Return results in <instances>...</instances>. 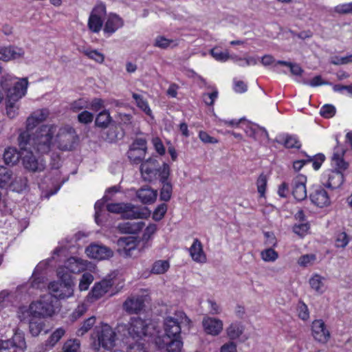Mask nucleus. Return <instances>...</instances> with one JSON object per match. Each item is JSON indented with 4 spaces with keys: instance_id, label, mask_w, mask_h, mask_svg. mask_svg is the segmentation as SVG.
<instances>
[{
    "instance_id": "f257e3e1",
    "label": "nucleus",
    "mask_w": 352,
    "mask_h": 352,
    "mask_svg": "<svg viewBox=\"0 0 352 352\" xmlns=\"http://www.w3.org/2000/svg\"><path fill=\"white\" fill-rule=\"evenodd\" d=\"M51 294H47L39 299L32 301L29 306L22 305L16 311L17 318L25 321L30 317L47 318L52 317L56 312L57 307Z\"/></svg>"
},
{
    "instance_id": "f03ea898",
    "label": "nucleus",
    "mask_w": 352,
    "mask_h": 352,
    "mask_svg": "<svg viewBox=\"0 0 352 352\" xmlns=\"http://www.w3.org/2000/svg\"><path fill=\"white\" fill-rule=\"evenodd\" d=\"M11 319L4 313H0V337L8 338L12 336V340L10 339L0 340V352H14V347L25 349L26 343L23 333L14 332V329L11 328Z\"/></svg>"
},
{
    "instance_id": "7ed1b4c3",
    "label": "nucleus",
    "mask_w": 352,
    "mask_h": 352,
    "mask_svg": "<svg viewBox=\"0 0 352 352\" xmlns=\"http://www.w3.org/2000/svg\"><path fill=\"white\" fill-rule=\"evenodd\" d=\"M28 78H17L10 73H5L0 77V86L5 91L6 99L19 101L28 91Z\"/></svg>"
},
{
    "instance_id": "20e7f679",
    "label": "nucleus",
    "mask_w": 352,
    "mask_h": 352,
    "mask_svg": "<svg viewBox=\"0 0 352 352\" xmlns=\"http://www.w3.org/2000/svg\"><path fill=\"white\" fill-rule=\"evenodd\" d=\"M21 149V160L23 167L32 172H41L45 168V163L41 158H36L30 149V138L28 132H21L18 137Z\"/></svg>"
},
{
    "instance_id": "39448f33",
    "label": "nucleus",
    "mask_w": 352,
    "mask_h": 352,
    "mask_svg": "<svg viewBox=\"0 0 352 352\" xmlns=\"http://www.w3.org/2000/svg\"><path fill=\"white\" fill-rule=\"evenodd\" d=\"M152 327L149 324L138 317L131 318L128 324H119L116 327V331L120 336L126 337V339L131 338L134 342H138L145 339L152 335L151 329Z\"/></svg>"
},
{
    "instance_id": "423d86ee",
    "label": "nucleus",
    "mask_w": 352,
    "mask_h": 352,
    "mask_svg": "<svg viewBox=\"0 0 352 352\" xmlns=\"http://www.w3.org/2000/svg\"><path fill=\"white\" fill-rule=\"evenodd\" d=\"M56 132V126L54 124L43 125L34 133L31 131V147L41 154L47 153L55 144L53 137Z\"/></svg>"
},
{
    "instance_id": "0eeeda50",
    "label": "nucleus",
    "mask_w": 352,
    "mask_h": 352,
    "mask_svg": "<svg viewBox=\"0 0 352 352\" xmlns=\"http://www.w3.org/2000/svg\"><path fill=\"white\" fill-rule=\"evenodd\" d=\"M57 276L60 282L52 281L48 285V289L54 299L64 300L74 296L75 283L71 276L63 272V267L57 270Z\"/></svg>"
},
{
    "instance_id": "6e6552de",
    "label": "nucleus",
    "mask_w": 352,
    "mask_h": 352,
    "mask_svg": "<svg viewBox=\"0 0 352 352\" xmlns=\"http://www.w3.org/2000/svg\"><path fill=\"white\" fill-rule=\"evenodd\" d=\"M94 336L96 340L92 344V349L96 351H99L100 347L110 351L116 346V332L107 323L100 322L96 325Z\"/></svg>"
},
{
    "instance_id": "1a4fd4ad",
    "label": "nucleus",
    "mask_w": 352,
    "mask_h": 352,
    "mask_svg": "<svg viewBox=\"0 0 352 352\" xmlns=\"http://www.w3.org/2000/svg\"><path fill=\"white\" fill-rule=\"evenodd\" d=\"M140 173L142 179L146 182H152L157 179H167L170 175V166L164 164L162 167L155 159H148L142 163Z\"/></svg>"
},
{
    "instance_id": "9d476101",
    "label": "nucleus",
    "mask_w": 352,
    "mask_h": 352,
    "mask_svg": "<svg viewBox=\"0 0 352 352\" xmlns=\"http://www.w3.org/2000/svg\"><path fill=\"white\" fill-rule=\"evenodd\" d=\"M190 320L182 311H177L173 316L164 319V328L167 338L180 337L182 327L190 326Z\"/></svg>"
},
{
    "instance_id": "9b49d317",
    "label": "nucleus",
    "mask_w": 352,
    "mask_h": 352,
    "mask_svg": "<svg viewBox=\"0 0 352 352\" xmlns=\"http://www.w3.org/2000/svg\"><path fill=\"white\" fill-rule=\"evenodd\" d=\"M67 248L65 246L60 245L53 252L52 256L50 258L41 261L35 267L31 278V285L32 287L41 289L44 283L45 277L43 272L47 269L52 260L57 261H60L59 258L61 256H66Z\"/></svg>"
},
{
    "instance_id": "f8f14e48",
    "label": "nucleus",
    "mask_w": 352,
    "mask_h": 352,
    "mask_svg": "<svg viewBox=\"0 0 352 352\" xmlns=\"http://www.w3.org/2000/svg\"><path fill=\"white\" fill-rule=\"evenodd\" d=\"M54 143L56 146L62 151H71L76 146L78 137L75 129L69 126H64L58 128L56 126Z\"/></svg>"
},
{
    "instance_id": "ddd939ff",
    "label": "nucleus",
    "mask_w": 352,
    "mask_h": 352,
    "mask_svg": "<svg viewBox=\"0 0 352 352\" xmlns=\"http://www.w3.org/2000/svg\"><path fill=\"white\" fill-rule=\"evenodd\" d=\"M106 14L104 4L100 3L92 10L88 20V28L92 32H99L102 27L103 17Z\"/></svg>"
},
{
    "instance_id": "4468645a",
    "label": "nucleus",
    "mask_w": 352,
    "mask_h": 352,
    "mask_svg": "<svg viewBox=\"0 0 352 352\" xmlns=\"http://www.w3.org/2000/svg\"><path fill=\"white\" fill-rule=\"evenodd\" d=\"M113 283L111 278H104L94 284L86 297V301L93 302L107 294L113 286Z\"/></svg>"
},
{
    "instance_id": "2eb2a0df",
    "label": "nucleus",
    "mask_w": 352,
    "mask_h": 352,
    "mask_svg": "<svg viewBox=\"0 0 352 352\" xmlns=\"http://www.w3.org/2000/svg\"><path fill=\"white\" fill-rule=\"evenodd\" d=\"M66 331L63 327L56 329L43 342L38 344L34 352H49L52 350L60 339L65 336Z\"/></svg>"
},
{
    "instance_id": "dca6fc26",
    "label": "nucleus",
    "mask_w": 352,
    "mask_h": 352,
    "mask_svg": "<svg viewBox=\"0 0 352 352\" xmlns=\"http://www.w3.org/2000/svg\"><path fill=\"white\" fill-rule=\"evenodd\" d=\"M63 270L66 268L72 273L78 274L86 270L94 272L95 266L91 262L81 258L71 256L65 263Z\"/></svg>"
},
{
    "instance_id": "f3484780",
    "label": "nucleus",
    "mask_w": 352,
    "mask_h": 352,
    "mask_svg": "<svg viewBox=\"0 0 352 352\" xmlns=\"http://www.w3.org/2000/svg\"><path fill=\"white\" fill-rule=\"evenodd\" d=\"M85 253L89 258L96 260H106L113 256V250L107 246L98 243H91L85 249Z\"/></svg>"
},
{
    "instance_id": "a211bd4d",
    "label": "nucleus",
    "mask_w": 352,
    "mask_h": 352,
    "mask_svg": "<svg viewBox=\"0 0 352 352\" xmlns=\"http://www.w3.org/2000/svg\"><path fill=\"white\" fill-rule=\"evenodd\" d=\"M138 241L134 236L120 237L116 244L118 252L123 256L131 257L138 248Z\"/></svg>"
},
{
    "instance_id": "6ab92c4d",
    "label": "nucleus",
    "mask_w": 352,
    "mask_h": 352,
    "mask_svg": "<svg viewBox=\"0 0 352 352\" xmlns=\"http://www.w3.org/2000/svg\"><path fill=\"white\" fill-rule=\"evenodd\" d=\"M50 116L47 109H40L32 112L26 120L25 129L22 132H28L30 138V132L38 124L45 121Z\"/></svg>"
},
{
    "instance_id": "aec40b11",
    "label": "nucleus",
    "mask_w": 352,
    "mask_h": 352,
    "mask_svg": "<svg viewBox=\"0 0 352 352\" xmlns=\"http://www.w3.org/2000/svg\"><path fill=\"white\" fill-rule=\"evenodd\" d=\"M311 330L313 338L317 342L325 344L329 341L331 334L322 320H314L311 323Z\"/></svg>"
},
{
    "instance_id": "412c9836",
    "label": "nucleus",
    "mask_w": 352,
    "mask_h": 352,
    "mask_svg": "<svg viewBox=\"0 0 352 352\" xmlns=\"http://www.w3.org/2000/svg\"><path fill=\"white\" fill-rule=\"evenodd\" d=\"M322 184L329 188H338L344 182V175L340 170H327L321 177Z\"/></svg>"
},
{
    "instance_id": "4be33fe9",
    "label": "nucleus",
    "mask_w": 352,
    "mask_h": 352,
    "mask_svg": "<svg viewBox=\"0 0 352 352\" xmlns=\"http://www.w3.org/2000/svg\"><path fill=\"white\" fill-rule=\"evenodd\" d=\"M307 177L303 175H298L292 182V195L298 201L304 200L307 195Z\"/></svg>"
},
{
    "instance_id": "5701e85b",
    "label": "nucleus",
    "mask_w": 352,
    "mask_h": 352,
    "mask_svg": "<svg viewBox=\"0 0 352 352\" xmlns=\"http://www.w3.org/2000/svg\"><path fill=\"white\" fill-rule=\"evenodd\" d=\"M147 300L146 295H136L128 298L123 304L124 310L129 314H136L140 311Z\"/></svg>"
},
{
    "instance_id": "b1692460",
    "label": "nucleus",
    "mask_w": 352,
    "mask_h": 352,
    "mask_svg": "<svg viewBox=\"0 0 352 352\" xmlns=\"http://www.w3.org/2000/svg\"><path fill=\"white\" fill-rule=\"evenodd\" d=\"M202 325L207 334L217 336L223 330V324L220 319L207 316L204 318Z\"/></svg>"
},
{
    "instance_id": "393cba45",
    "label": "nucleus",
    "mask_w": 352,
    "mask_h": 352,
    "mask_svg": "<svg viewBox=\"0 0 352 352\" xmlns=\"http://www.w3.org/2000/svg\"><path fill=\"white\" fill-rule=\"evenodd\" d=\"M309 198L315 206L323 208L330 204V197L327 192L322 187H317L310 194Z\"/></svg>"
},
{
    "instance_id": "a878e982",
    "label": "nucleus",
    "mask_w": 352,
    "mask_h": 352,
    "mask_svg": "<svg viewBox=\"0 0 352 352\" xmlns=\"http://www.w3.org/2000/svg\"><path fill=\"white\" fill-rule=\"evenodd\" d=\"M124 25L123 19L116 14H108L104 23L103 31L104 34L111 35Z\"/></svg>"
},
{
    "instance_id": "bb28decb",
    "label": "nucleus",
    "mask_w": 352,
    "mask_h": 352,
    "mask_svg": "<svg viewBox=\"0 0 352 352\" xmlns=\"http://www.w3.org/2000/svg\"><path fill=\"white\" fill-rule=\"evenodd\" d=\"M24 51L23 49L15 46H8L0 48V60L8 62L19 59L23 57Z\"/></svg>"
},
{
    "instance_id": "cd10ccee",
    "label": "nucleus",
    "mask_w": 352,
    "mask_h": 352,
    "mask_svg": "<svg viewBox=\"0 0 352 352\" xmlns=\"http://www.w3.org/2000/svg\"><path fill=\"white\" fill-rule=\"evenodd\" d=\"M189 254L191 258L196 263H205L207 261L201 242L198 239H195L192 244L189 248Z\"/></svg>"
},
{
    "instance_id": "c85d7f7f",
    "label": "nucleus",
    "mask_w": 352,
    "mask_h": 352,
    "mask_svg": "<svg viewBox=\"0 0 352 352\" xmlns=\"http://www.w3.org/2000/svg\"><path fill=\"white\" fill-rule=\"evenodd\" d=\"M136 197L143 204H151L157 199V191L145 186L136 190Z\"/></svg>"
},
{
    "instance_id": "c756f323",
    "label": "nucleus",
    "mask_w": 352,
    "mask_h": 352,
    "mask_svg": "<svg viewBox=\"0 0 352 352\" xmlns=\"http://www.w3.org/2000/svg\"><path fill=\"white\" fill-rule=\"evenodd\" d=\"M243 129L249 137L254 138L255 140L262 142L268 138L267 131L256 124L247 123Z\"/></svg>"
},
{
    "instance_id": "7c9ffc66",
    "label": "nucleus",
    "mask_w": 352,
    "mask_h": 352,
    "mask_svg": "<svg viewBox=\"0 0 352 352\" xmlns=\"http://www.w3.org/2000/svg\"><path fill=\"white\" fill-rule=\"evenodd\" d=\"M170 339L171 340L170 342L163 340L161 342L160 338H157L155 340V343L159 348L166 347L167 352H180L183 346V342L180 337Z\"/></svg>"
},
{
    "instance_id": "2f4dec72",
    "label": "nucleus",
    "mask_w": 352,
    "mask_h": 352,
    "mask_svg": "<svg viewBox=\"0 0 352 352\" xmlns=\"http://www.w3.org/2000/svg\"><path fill=\"white\" fill-rule=\"evenodd\" d=\"M144 227V223L142 221H127L119 223L118 229L121 233L136 234L141 231Z\"/></svg>"
},
{
    "instance_id": "473e14b6",
    "label": "nucleus",
    "mask_w": 352,
    "mask_h": 352,
    "mask_svg": "<svg viewBox=\"0 0 352 352\" xmlns=\"http://www.w3.org/2000/svg\"><path fill=\"white\" fill-rule=\"evenodd\" d=\"M312 290L318 294H322L327 289L326 278L318 274H314L309 280Z\"/></svg>"
},
{
    "instance_id": "72a5a7b5",
    "label": "nucleus",
    "mask_w": 352,
    "mask_h": 352,
    "mask_svg": "<svg viewBox=\"0 0 352 352\" xmlns=\"http://www.w3.org/2000/svg\"><path fill=\"white\" fill-rule=\"evenodd\" d=\"M34 317H30L25 321H28L29 331L33 337H37L43 331L45 327V322L41 320Z\"/></svg>"
},
{
    "instance_id": "f704fd0d",
    "label": "nucleus",
    "mask_w": 352,
    "mask_h": 352,
    "mask_svg": "<svg viewBox=\"0 0 352 352\" xmlns=\"http://www.w3.org/2000/svg\"><path fill=\"white\" fill-rule=\"evenodd\" d=\"M3 161L7 165H14L21 159V151L14 147H8L3 153Z\"/></svg>"
},
{
    "instance_id": "c9c22d12",
    "label": "nucleus",
    "mask_w": 352,
    "mask_h": 352,
    "mask_svg": "<svg viewBox=\"0 0 352 352\" xmlns=\"http://www.w3.org/2000/svg\"><path fill=\"white\" fill-rule=\"evenodd\" d=\"M28 180L23 176H17L12 174V179L9 184L8 188L12 191L21 192L25 190L27 187Z\"/></svg>"
},
{
    "instance_id": "e433bc0d",
    "label": "nucleus",
    "mask_w": 352,
    "mask_h": 352,
    "mask_svg": "<svg viewBox=\"0 0 352 352\" xmlns=\"http://www.w3.org/2000/svg\"><path fill=\"white\" fill-rule=\"evenodd\" d=\"M344 152L342 151H335L331 158V165L336 170H340L342 173L346 170L349 164L343 160Z\"/></svg>"
},
{
    "instance_id": "4c0bfd02",
    "label": "nucleus",
    "mask_w": 352,
    "mask_h": 352,
    "mask_svg": "<svg viewBox=\"0 0 352 352\" xmlns=\"http://www.w3.org/2000/svg\"><path fill=\"white\" fill-rule=\"evenodd\" d=\"M13 172L8 168L0 166V188L8 189L12 179Z\"/></svg>"
},
{
    "instance_id": "58836bf2",
    "label": "nucleus",
    "mask_w": 352,
    "mask_h": 352,
    "mask_svg": "<svg viewBox=\"0 0 352 352\" xmlns=\"http://www.w3.org/2000/svg\"><path fill=\"white\" fill-rule=\"evenodd\" d=\"M132 97L135 101L138 107L145 114L153 118L152 111L146 100H145L142 95L135 93L132 94Z\"/></svg>"
},
{
    "instance_id": "ea45409f",
    "label": "nucleus",
    "mask_w": 352,
    "mask_h": 352,
    "mask_svg": "<svg viewBox=\"0 0 352 352\" xmlns=\"http://www.w3.org/2000/svg\"><path fill=\"white\" fill-rule=\"evenodd\" d=\"M170 268V263L167 260H157L152 265L151 272L154 274H164Z\"/></svg>"
},
{
    "instance_id": "a19ab883",
    "label": "nucleus",
    "mask_w": 352,
    "mask_h": 352,
    "mask_svg": "<svg viewBox=\"0 0 352 352\" xmlns=\"http://www.w3.org/2000/svg\"><path fill=\"white\" fill-rule=\"evenodd\" d=\"M244 330L243 326L239 322L232 323L226 329L228 336L235 340L240 337Z\"/></svg>"
},
{
    "instance_id": "79ce46f5",
    "label": "nucleus",
    "mask_w": 352,
    "mask_h": 352,
    "mask_svg": "<svg viewBox=\"0 0 352 352\" xmlns=\"http://www.w3.org/2000/svg\"><path fill=\"white\" fill-rule=\"evenodd\" d=\"M122 216L125 219H138L140 217V212L137 208L131 204H126L122 209Z\"/></svg>"
},
{
    "instance_id": "37998d69",
    "label": "nucleus",
    "mask_w": 352,
    "mask_h": 352,
    "mask_svg": "<svg viewBox=\"0 0 352 352\" xmlns=\"http://www.w3.org/2000/svg\"><path fill=\"white\" fill-rule=\"evenodd\" d=\"M280 142L285 145V147L289 148H299L301 146L300 142L297 137L292 135H285L281 136Z\"/></svg>"
},
{
    "instance_id": "c03bdc74",
    "label": "nucleus",
    "mask_w": 352,
    "mask_h": 352,
    "mask_svg": "<svg viewBox=\"0 0 352 352\" xmlns=\"http://www.w3.org/2000/svg\"><path fill=\"white\" fill-rule=\"evenodd\" d=\"M162 183V187L160 191V199L168 201L172 196L173 187L171 184L167 179H160Z\"/></svg>"
},
{
    "instance_id": "a18cd8bd",
    "label": "nucleus",
    "mask_w": 352,
    "mask_h": 352,
    "mask_svg": "<svg viewBox=\"0 0 352 352\" xmlns=\"http://www.w3.org/2000/svg\"><path fill=\"white\" fill-rule=\"evenodd\" d=\"M96 320V318L95 316H91L86 319L76 331V335L78 336H84L94 326Z\"/></svg>"
},
{
    "instance_id": "49530a36",
    "label": "nucleus",
    "mask_w": 352,
    "mask_h": 352,
    "mask_svg": "<svg viewBox=\"0 0 352 352\" xmlns=\"http://www.w3.org/2000/svg\"><path fill=\"white\" fill-rule=\"evenodd\" d=\"M177 45L178 43L176 40L168 39L162 36H157L155 40V46L160 48L166 49L169 47H175Z\"/></svg>"
},
{
    "instance_id": "de8ad7c7",
    "label": "nucleus",
    "mask_w": 352,
    "mask_h": 352,
    "mask_svg": "<svg viewBox=\"0 0 352 352\" xmlns=\"http://www.w3.org/2000/svg\"><path fill=\"white\" fill-rule=\"evenodd\" d=\"M111 121L110 113L107 110L100 112L96 118V126L106 128Z\"/></svg>"
},
{
    "instance_id": "09e8293b",
    "label": "nucleus",
    "mask_w": 352,
    "mask_h": 352,
    "mask_svg": "<svg viewBox=\"0 0 352 352\" xmlns=\"http://www.w3.org/2000/svg\"><path fill=\"white\" fill-rule=\"evenodd\" d=\"M157 230V226L155 223H150L144 230L142 236V241L145 243L144 248H148V242L152 239L153 236Z\"/></svg>"
},
{
    "instance_id": "8fccbe9b",
    "label": "nucleus",
    "mask_w": 352,
    "mask_h": 352,
    "mask_svg": "<svg viewBox=\"0 0 352 352\" xmlns=\"http://www.w3.org/2000/svg\"><path fill=\"white\" fill-rule=\"evenodd\" d=\"M19 101L6 99V113L10 118H14L19 113Z\"/></svg>"
},
{
    "instance_id": "3c124183",
    "label": "nucleus",
    "mask_w": 352,
    "mask_h": 352,
    "mask_svg": "<svg viewBox=\"0 0 352 352\" xmlns=\"http://www.w3.org/2000/svg\"><path fill=\"white\" fill-rule=\"evenodd\" d=\"M211 56L217 61L226 62L230 60V54L228 50L222 51L219 47H215L210 52Z\"/></svg>"
},
{
    "instance_id": "603ef678",
    "label": "nucleus",
    "mask_w": 352,
    "mask_h": 352,
    "mask_svg": "<svg viewBox=\"0 0 352 352\" xmlns=\"http://www.w3.org/2000/svg\"><path fill=\"white\" fill-rule=\"evenodd\" d=\"M63 352H80V342L77 339L67 340L63 344Z\"/></svg>"
},
{
    "instance_id": "864d4df0",
    "label": "nucleus",
    "mask_w": 352,
    "mask_h": 352,
    "mask_svg": "<svg viewBox=\"0 0 352 352\" xmlns=\"http://www.w3.org/2000/svg\"><path fill=\"white\" fill-rule=\"evenodd\" d=\"M94 276L89 272L84 273L79 280L78 289L80 292L87 291L94 281Z\"/></svg>"
},
{
    "instance_id": "5fc2aeb1",
    "label": "nucleus",
    "mask_w": 352,
    "mask_h": 352,
    "mask_svg": "<svg viewBox=\"0 0 352 352\" xmlns=\"http://www.w3.org/2000/svg\"><path fill=\"white\" fill-rule=\"evenodd\" d=\"M261 257L265 262L273 263L278 258V254L272 248H268L261 252Z\"/></svg>"
},
{
    "instance_id": "6e6d98bb",
    "label": "nucleus",
    "mask_w": 352,
    "mask_h": 352,
    "mask_svg": "<svg viewBox=\"0 0 352 352\" xmlns=\"http://www.w3.org/2000/svg\"><path fill=\"white\" fill-rule=\"evenodd\" d=\"M83 53L89 58L94 60L98 63H102L104 62V54L96 50L86 49L83 51Z\"/></svg>"
},
{
    "instance_id": "4d7b16f0",
    "label": "nucleus",
    "mask_w": 352,
    "mask_h": 352,
    "mask_svg": "<svg viewBox=\"0 0 352 352\" xmlns=\"http://www.w3.org/2000/svg\"><path fill=\"white\" fill-rule=\"evenodd\" d=\"M109 199L107 197V195H105L102 199L98 200L96 202L94 208H95V221L98 225H100L102 223V219H100L102 208H103L104 203Z\"/></svg>"
},
{
    "instance_id": "13d9d810",
    "label": "nucleus",
    "mask_w": 352,
    "mask_h": 352,
    "mask_svg": "<svg viewBox=\"0 0 352 352\" xmlns=\"http://www.w3.org/2000/svg\"><path fill=\"white\" fill-rule=\"evenodd\" d=\"M128 157L133 164L140 163L145 157L144 151L130 148L128 151Z\"/></svg>"
},
{
    "instance_id": "bf43d9fd",
    "label": "nucleus",
    "mask_w": 352,
    "mask_h": 352,
    "mask_svg": "<svg viewBox=\"0 0 352 352\" xmlns=\"http://www.w3.org/2000/svg\"><path fill=\"white\" fill-rule=\"evenodd\" d=\"M211 93H206L202 95V98L204 103L208 106H212L214 103L215 100L218 97V91L216 87H211Z\"/></svg>"
},
{
    "instance_id": "052dcab7",
    "label": "nucleus",
    "mask_w": 352,
    "mask_h": 352,
    "mask_svg": "<svg viewBox=\"0 0 352 352\" xmlns=\"http://www.w3.org/2000/svg\"><path fill=\"white\" fill-rule=\"evenodd\" d=\"M316 256L314 254H304L301 256L298 260V264L301 267H309L315 263Z\"/></svg>"
},
{
    "instance_id": "680f3d73",
    "label": "nucleus",
    "mask_w": 352,
    "mask_h": 352,
    "mask_svg": "<svg viewBox=\"0 0 352 352\" xmlns=\"http://www.w3.org/2000/svg\"><path fill=\"white\" fill-rule=\"evenodd\" d=\"M267 183V177L263 174L260 175L256 180V187L261 197H265Z\"/></svg>"
},
{
    "instance_id": "e2e57ef3",
    "label": "nucleus",
    "mask_w": 352,
    "mask_h": 352,
    "mask_svg": "<svg viewBox=\"0 0 352 352\" xmlns=\"http://www.w3.org/2000/svg\"><path fill=\"white\" fill-rule=\"evenodd\" d=\"M297 313L299 318L306 321L309 318V311L308 307L303 302H299L297 305Z\"/></svg>"
},
{
    "instance_id": "0e129e2a",
    "label": "nucleus",
    "mask_w": 352,
    "mask_h": 352,
    "mask_svg": "<svg viewBox=\"0 0 352 352\" xmlns=\"http://www.w3.org/2000/svg\"><path fill=\"white\" fill-rule=\"evenodd\" d=\"M336 112V107L332 104H324L320 110V114L325 118H331L333 117Z\"/></svg>"
},
{
    "instance_id": "69168bd1",
    "label": "nucleus",
    "mask_w": 352,
    "mask_h": 352,
    "mask_svg": "<svg viewBox=\"0 0 352 352\" xmlns=\"http://www.w3.org/2000/svg\"><path fill=\"white\" fill-rule=\"evenodd\" d=\"M89 107V101L85 98H80L72 103L71 108L74 111H78Z\"/></svg>"
},
{
    "instance_id": "338daca9",
    "label": "nucleus",
    "mask_w": 352,
    "mask_h": 352,
    "mask_svg": "<svg viewBox=\"0 0 352 352\" xmlns=\"http://www.w3.org/2000/svg\"><path fill=\"white\" fill-rule=\"evenodd\" d=\"M309 230V225L307 223H301L295 224L293 227V231L297 235L302 237L305 236Z\"/></svg>"
},
{
    "instance_id": "774afa93",
    "label": "nucleus",
    "mask_w": 352,
    "mask_h": 352,
    "mask_svg": "<svg viewBox=\"0 0 352 352\" xmlns=\"http://www.w3.org/2000/svg\"><path fill=\"white\" fill-rule=\"evenodd\" d=\"M167 211V205L162 204L159 205L153 213V219L155 221H160L165 215Z\"/></svg>"
}]
</instances>
